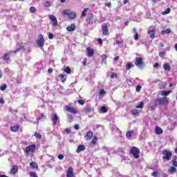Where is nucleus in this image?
I'll return each instance as SVG.
<instances>
[{
    "label": "nucleus",
    "instance_id": "1",
    "mask_svg": "<svg viewBox=\"0 0 177 177\" xmlns=\"http://www.w3.org/2000/svg\"><path fill=\"white\" fill-rule=\"evenodd\" d=\"M36 149H37V145H35V144L29 145L26 147L24 150V153L26 156H30V154H34V153H35Z\"/></svg>",
    "mask_w": 177,
    "mask_h": 177
},
{
    "label": "nucleus",
    "instance_id": "2",
    "mask_svg": "<svg viewBox=\"0 0 177 177\" xmlns=\"http://www.w3.org/2000/svg\"><path fill=\"white\" fill-rule=\"evenodd\" d=\"M162 154H163L162 160L164 161H169V160H171V158L172 157V153L168 149H164L162 151Z\"/></svg>",
    "mask_w": 177,
    "mask_h": 177
},
{
    "label": "nucleus",
    "instance_id": "3",
    "mask_svg": "<svg viewBox=\"0 0 177 177\" xmlns=\"http://www.w3.org/2000/svg\"><path fill=\"white\" fill-rule=\"evenodd\" d=\"M130 154H132L134 158H139V155L140 154V149L136 147H131L129 151Z\"/></svg>",
    "mask_w": 177,
    "mask_h": 177
},
{
    "label": "nucleus",
    "instance_id": "4",
    "mask_svg": "<svg viewBox=\"0 0 177 177\" xmlns=\"http://www.w3.org/2000/svg\"><path fill=\"white\" fill-rule=\"evenodd\" d=\"M135 64L138 68H140V70H142V68H145V64L143 62V59L142 57H136Z\"/></svg>",
    "mask_w": 177,
    "mask_h": 177
},
{
    "label": "nucleus",
    "instance_id": "5",
    "mask_svg": "<svg viewBox=\"0 0 177 177\" xmlns=\"http://www.w3.org/2000/svg\"><path fill=\"white\" fill-rule=\"evenodd\" d=\"M39 39L37 40V46L40 48H44L45 46V39H44V35L42 34L39 35Z\"/></svg>",
    "mask_w": 177,
    "mask_h": 177
},
{
    "label": "nucleus",
    "instance_id": "6",
    "mask_svg": "<svg viewBox=\"0 0 177 177\" xmlns=\"http://www.w3.org/2000/svg\"><path fill=\"white\" fill-rule=\"evenodd\" d=\"M101 27L103 35L107 36L110 34V32H109V27L107 26V23L102 24Z\"/></svg>",
    "mask_w": 177,
    "mask_h": 177
},
{
    "label": "nucleus",
    "instance_id": "7",
    "mask_svg": "<svg viewBox=\"0 0 177 177\" xmlns=\"http://www.w3.org/2000/svg\"><path fill=\"white\" fill-rule=\"evenodd\" d=\"M10 55H12V51H9L8 53H4V55L1 57L3 62L6 63H9L10 60Z\"/></svg>",
    "mask_w": 177,
    "mask_h": 177
},
{
    "label": "nucleus",
    "instance_id": "8",
    "mask_svg": "<svg viewBox=\"0 0 177 177\" xmlns=\"http://www.w3.org/2000/svg\"><path fill=\"white\" fill-rule=\"evenodd\" d=\"M66 111L71 113V114H78V110L74 107L68 106V105L65 106Z\"/></svg>",
    "mask_w": 177,
    "mask_h": 177
},
{
    "label": "nucleus",
    "instance_id": "9",
    "mask_svg": "<svg viewBox=\"0 0 177 177\" xmlns=\"http://www.w3.org/2000/svg\"><path fill=\"white\" fill-rule=\"evenodd\" d=\"M86 24H93V13L91 12L88 14V17L86 19Z\"/></svg>",
    "mask_w": 177,
    "mask_h": 177
},
{
    "label": "nucleus",
    "instance_id": "10",
    "mask_svg": "<svg viewBox=\"0 0 177 177\" xmlns=\"http://www.w3.org/2000/svg\"><path fill=\"white\" fill-rule=\"evenodd\" d=\"M49 19L50 20V21H52V26L53 27H57V19L56 18V17H55V15H49Z\"/></svg>",
    "mask_w": 177,
    "mask_h": 177
},
{
    "label": "nucleus",
    "instance_id": "11",
    "mask_svg": "<svg viewBox=\"0 0 177 177\" xmlns=\"http://www.w3.org/2000/svg\"><path fill=\"white\" fill-rule=\"evenodd\" d=\"M59 115H57V113H54L51 116V121L53 125H57V121H59Z\"/></svg>",
    "mask_w": 177,
    "mask_h": 177
},
{
    "label": "nucleus",
    "instance_id": "12",
    "mask_svg": "<svg viewBox=\"0 0 177 177\" xmlns=\"http://www.w3.org/2000/svg\"><path fill=\"white\" fill-rule=\"evenodd\" d=\"M156 102H158L160 106H162V104H165V103H168V98H167V97L158 98L156 100Z\"/></svg>",
    "mask_w": 177,
    "mask_h": 177
},
{
    "label": "nucleus",
    "instance_id": "13",
    "mask_svg": "<svg viewBox=\"0 0 177 177\" xmlns=\"http://www.w3.org/2000/svg\"><path fill=\"white\" fill-rule=\"evenodd\" d=\"M66 177H75L73 167H69L66 172Z\"/></svg>",
    "mask_w": 177,
    "mask_h": 177
},
{
    "label": "nucleus",
    "instance_id": "14",
    "mask_svg": "<svg viewBox=\"0 0 177 177\" xmlns=\"http://www.w3.org/2000/svg\"><path fill=\"white\" fill-rule=\"evenodd\" d=\"M86 51H87V56L88 57H92V56L95 55V50L92 49V48L91 47H87Z\"/></svg>",
    "mask_w": 177,
    "mask_h": 177
},
{
    "label": "nucleus",
    "instance_id": "15",
    "mask_svg": "<svg viewBox=\"0 0 177 177\" xmlns=\"http://www.w3.org/2000/svg\"><path fill=\"white\" fill-rule=\"evenodd\" d=\"M17 172H19V166H17V165H15L11 168L10 174H12V175H16Z\"/></svg>",
    "mask_w": 177,
    "mask_h": 177
},
{
    "label": "nucleus",
    "instance_id": "16",
    "mask_svg": "<svg viewBox=\"0 0 177 177\" xmlns=\"http://www.w3.org/2000/svg\"><path fill=\"white\" fill-rule=\"evenodd\" d=\"M92 138H93V131H88L84 136V138L86 140H92Z\"/></svg>",
    "mask_w": 177,
    "mask_h": 177
},
{
    "label": "nucleus",
    "instance_id": "17",
    "mask_svg": "<svg viewBox=\"0 0 177 177\" xmlns=\"http://www.w3.org/2000/svg\"><path fill=\"white\" fill-rule=\"evenodd\" d=\"M148 35L151 39H154V38H156V30L153 29L151 30H148Z\"/></svg>",
    "mask_w": 177,
    "mask_h": 177
},
{
    "label": "nucleus",
    "instance_id": "18",
    "mask_svg": "<svg viewBox=\"0 0 177 177\" xmlns=\"http://www.w3.org/2000/svg\"><path fill=\"white\" fill-rule=\"evenodd\" d=\"M164 133V131L162 130V129H161V127L157 126L155 128V133L156 135H161Z\"/></svg>",
    "mask_w": 177,
    "mask_h": 177
},
{
    "label": "nucleus",
    "instance_id": "19",
    "mask_svg": "<svg viewBox=\"0 0 177 177\" xmlns=\"http://www.w3.org/2000/svg\"><path fill=\"white\" fill-rule=\"evenodd\" d=\"M85 150V145H80L77 147L76 149L77 153H81V151H84Z\"/></svg>",
    "mask_w": 177,
    "mask_h": 177
},
{
    "label": "nucleus",
    "instance_id": "20",
    "mask_svg": "<svg viewBox=\"0 0 177 177\" xmlns=\"http://www.w3.org/2000/svg\"><path fill=\"white\" fill-rule=\"evenodd\" d=\"M66 30L69 32H73V31L75 30V24H71V26H67Z\"/></svg>",
    "mask_w": 177,
    "mask_h": 177
},
{
    "label": "nucleus",
    "instance_id": "21",
    "mask_svg": "<svg viewBox=\"0 0 177 177\" xmlns=\"http://www.w3.org/2000/svg\"><path fill=\"white\" fill-rule=\"evenodd\" d=\"M98 140L99 139L97 138V137H96V136H93V139L91 141V145H93V146H96V145L97 144Z\"/></svg>",
    "mask_w": 177,
    "mask_h": 177
},
{
    "label": "nucleus",
    "instance_id": "22",
    "mask_svg": "<svg viewBox=\"0 0 177 177\" xmlns=\"http://www.w3.org/2000/svg\"><path fill=\"white\" fill-rule=\"evenodd\" d=\"M177 156H174L171 160V164L173 165V167H176L177 168Z\"/></svg>",
    "mask_w": 177,
    "mask_h": 177
},
{
    "label": "nucleus",
    "instance_id": "23",
    "mask_svg": "<svg viewBox=\"0 0 177 177\" xmlns=\"http://www.w3.org/2000/svg\"><path fill=\"white\" fill-rule=\"evenodd\" d=\"M131 113L132 114V115H133L134 117H138L139 115V110L138 109H132L131 111Z\"/></svg>",
    "mask_w": 177,
    "mask_h": 177
},
{
    "label": "nucleus",
    "instance_id": "24",
    "mask_svg": "<svg viewBox=\"0 0 177 177\" xmlns=\"http://www.w3.org/2000/svg\"><path fill=\"white\" fill-rule=\"evenodd\" d=\"M21 49H24V50H26V48H24V46H20L19 48H17V49L12 51V53L16 54V53H17V52H20V50H21Z\"/></svg>",
    "mask_w": 177,
    "mask_h": 177
},
{
    "label": "nucleus",
    "instance_id": "25",
    "mask_svg": "<svg viewBox=\"0 0 177 177\" xmlns=\"http://www.w3.org/2000/svg\"><path fill=\"white\" fill-rule=\"evenodd\" d=\"M163 68L165 70V71H171V65L168 63H165L163 65Z\"/></svg>",
    "mask_w": 177,
    "mask_h": 177
},
{
    "label": "nucleus",
    "instance_id": "26",
    "mask_svg": "<svg viewBox=\"0 0 177 177\" xmlns=\"http://www.w3.org/2000/svg\"><path fill=\"white\" fill-rule=\"evenodd\" d=\"M170 93H172V91L163 90L161 93V96H169Z\"/></svg>",
    "mask_w": 177,
    "mask_h": 177
},
{
    "label": "nucleus",
    "instance_id": "27",
    "mask_svg": "<svg viewBox=\"0 0 177 177\" xmlns=\"http://www.w3.org/2000/svg\"><path fill=\"white\" fill-rule=\"evenodd\" d=\"M176 171V167L175 166H171L167 171L169 174H175Z\"/></svg>",
    "mask_w": 177,
    "mask_h": 177
},
{
    "label": "nucleus",
    "instance_id": "28",
    "mask_svg": "<svg viewBox=\"0 0 177 177\" xmlns=\"http://www.w3.org/2000/svg\"><path fill=\"white\" fill-rule=\"evenodd\" d=\"M68 17H69V19H71V20H74V19H75V17H77V14L75 12H69Z\"/></svg>",
    "mask_w": 177,
    "mask_h": 177
},
{
    "label": "nucleus",
    "instance_id": "29",
    "mask_svg": "<svg viewBox=\"0 0 177 177\" xmlns=\"http://www.w3.org/2000/svg\"><path fill=\"white\" fill-rule=\"evenodd\" d=\"M30 167H31V168L33 169H38V164H37L35 162H31L30 163Z\"/></svg>",
    "mask_w": 177,
    "mask_h": 177
},
{
    "label": "nucleus",
    "instance_id": "30",
    "mask_svg": "<svg viewBox=\"0 0 177 177\" xmlns=\"http://www.w3.org/2000/svg\"><path fill=\"white\" fill-rule=\"evenodd\" d=\"M12 132H17V131H19V129H20V126L19 125H15V126H12L10 128Z\"/></svg>",
    "mask_w": 177,
    "mask_h": 177
},
{
    "label": "nucleus",
    "instance_id": "31",
    "mask_svg": "<svg viewBox=\"0 0 177 177\" xmlns=\"http://www.w3.org/2000/svg\"><path fill=\"white\" fill-rule=\"evenodd\" d=\"M59 78H61L62 82H66V81H67V75H63V74H60L59 75Z\"/></svg>",
    "mask_w": 177,
    "mask_h": 177
},
{
    "label": "nucleus",
    "instance_id": "32",
    "mask_svg": "<svg viewBox=\"0 0 177 177\" xmlns=\"http://www.w3.org/2000/svg\"><path fill=\"white\" fill-rule=\"evenodd\" d=\"M88 10H89V8H84L81 14V17H85L86 13H88Z\"/></svg>",
    "mask_w": 177,
    "mask_h": 177
},
{
    "label": "nucleus",
    "instance_id": "33",
    "mask_svg": "<svg viewBox=\"0 0 177 177\" xmlns=\"http://www.w3.org/2000/svg\"><path fill=\"white\" fill-rule=\"evenodd\" d=\"M133 67H134V66H133V64H132L131 63H127V64H126V68H127V70H130V69H131V68H133Z\"/></svg>",
    "mask_w": 177,
    "mask_h": 177
},
{
    "label": "nucleus",
    "instance_id": "34",
    "mask_svg": "<svg viewBox=\"0 0 177 177\" xmlns=\"http://www.w3.org/2000/svg\"><path fill=\"white\" fill-rule=\"evenodd\" d=\"M132 133H133V131H129L126 133V138H127L128 139H129L130 138L132 137Z\"/></svg>",
    "mask_w": 177,
    "mask_h": 177
},
{
    "label": "nucleus",
    "instance_id": "35",
    "mask_svg": "<svg viewBox=\"0 0 177 177\" xmlns=\"http://www.w3.org/2000/svg\"><path fill=\"white\" fill-rule=\"evenodd\" d=\"M169 13H171V8H167V10H166L165 11H163V12H162V15L163 16H165V15H168V14H169Z\"/></svg>",
    "mask_w": 177,
    "mask_h": 177
},
{
    "label": "nucleus",
    "instance_id": "36",
    "mask_svg": "<svg viewBox=\"0 0 177 177\" xmlns=\"http://www.w3.org/2000/svg\"><path fill=\"white\" fill-rule=\"evenodd\" d=\"M68 122H73L74 121V117L71 114L68 115Z\"/></svg>",
    "mask_w": 177,
    "mask_h": 177
},
{
    "label": "nucleus",
    "instance_id": "37",
    "mask_svg": "<svg viewBox=\"0 0 177 177\" xmlns=\"http://www.w3.org/2000/svg\"><path fill=\"white\" fill-rule=\"evenodd\" d=\"M64 71L66 73V74H71V68L70 67L66 66L64 69Z\"/></svg>",
    "mask_w": 177,
    "mask_h": 177
},
{
    "label": "nucleus",
    "instance_id": "38",
    "mask_svg": "<svg viewBox=\"0 0 177 177\" xmlns=\"http://www.w3.org/2000/svg\"><path fill=\"white\" fill-rule=\"evenodd\" d=\"M42 118H46V116L45 115V113H41L40 116L39 117L37 120V124H39V120H41Z\"/></svg>",
    "mask_w": 177,
    "mask_h": 177
},
{
    "label": "nucleus",
    "instance_id": "39",
    "mask_svg": "<svg viewBox=\"0 0 177 177\" xmlns=\"http://www.w3.org/2000/svg\"><path fill=\"white\" fill-rule=\"evenodd\" d=\"M145 107V103L143 102H140V105L136 106V109H143Z\"/></svg>",
    "mask_w": 177,
    "mask_h": 177
},
{
    "label": "nucleus",
    "instance_id": "40",
    "mask_svg": "<svg viewBox=\"0 0 177 177\" xmlns=\"http://www.w3.org/2000/svg\"><path fill=\"white\" fill-rule=\"evenodd\" d=\"M34 136H35V138H37V139H41L42 138V135H41V133H38V132H35L34 134Z\"/></svg>",
    "mask_w": 177,
    "mask_h": 177
},
{
    "label": "nucleus",
    "instance_id": "41",
    "mask_svg": "<svg viewBox=\"0 0 177 177\" xmlns=\"http://www.w3.org/2000/svg\"><path fill=\"white\" fill-rule=\"evenodd\" d=\"M133 30H134V32H135L134 39L136 41H138V39H139V34H138V32L136 31V29H133Z\"/></svg>",
    "mask_w": 177,
    "mask_h": 177
},
{
    "label": "nucleus",
    "instance_id": "42",
    "mask_svg": "<svg viewBox=\"0 0 177 177\" xmlns=\"http://www.w3.org/2000/svg\"><path fill=\"white\" fill-rule=\"evenodd\" d=\"M62 13L64 16H68L70 15V10H64Z\"/></svg>",
    "mask_w": 177,
    "mask_h": 177
},
{
    "label": "nucleus",
    "instance_id": "43",
    "mask_svg": "<svg viewBox=\"0 0 177 177\" xmlns=\"http://www.w3.org/2000/svg\"><path fill=\"white\" fill-rule=\"evenodd\" d=\"M85 113H91L92 112V108L91 107H86L84 109Z\"/></svg>",
    "mask_w": 177,
    "mask_h": 177
},
{
    "label": "nucleus",
    "instance_id": "44",
    "mask_svg": "<svg viewBox=\"0 0 177 177\" xmlns=\"http://www.w3.org/2000/svg\"><path fill=\"white\" fill-rule=\"evenodd\" d=\"M157 104H155L151 106H149V110H151V111H153V110H156V109H157Z\"/></svg>",
    "mask_w": 177,
    "mask_h": 177
},
{
    "label": "nucleus",
    "instance_id": "45",
    "mask_svg": "<svg viewBox=\"0 0 177 177\" xmlns=\"http://www.w3.org/2000/svg\"><path fill=\"white\" fill-rule=\"evenodd\" d=\"M30 13H35V12H37V8H35L34 6H32L30 8Z\"/></svg>",
    "mask_w": 177,
    "mask_h": 177
},
{
    "label": "nucleus",
    "instance_id": "46",
    "mask_svg": "<svg viewBox=\"0 0 177 177\" xmlns=\"http://www.w3.org/2000/svg\"><path fill=\"white\" fill-rule=\"evenodd\" d=\"M77 103H79V104H81V106H84L85 104V101H84L83 100H78Z\"/></svg>",
    "mask_w": 177,
    "mask_h": 177
},
{
    "label": "nucleus",
    "instance_id": "47",
    "mask_svg": "<svg viewBox=\"0 0 177 177\" xmlns=\"http://www.w3.org/2000/svg\"><path fill=\"white\" fill-rule=\"evenodd\" d=\"M171 34V29H166L162 31V33Z\"/></svg>",
    "mask_w": 177,
    "mask_h": 177
},
{
    "label": "nucleus",
    "instance_id": "48",
    "mask_svg": "<svg viewBox=\"0 0 177 177\" xmlns=\"http://www.w3.org/2000/svg\"><path fill=\"white\" fill-rule=\"evenodd\" d=\"M44 6H45V8H49L50 6V2L46 1L44 3Z\"/></svg>",
    "mask_w": 177,
    "mask_h": 177
},
{
    "label": "nucleus",
    "instance_id": "49",
    "mask_svg": "<svg viewBox=\"0 0 177 177\" xmlns=\"http://www.w3.org/2000/svg\"><path fill=\"white\" fill-rule=\"evenodd\" d=\"M101 111L102 113H107V108L106 106L101 107Z\"/></svg>",
    "mask_w": 177,
    "mask_h": 177
},
{
    "label": "nucleus",
    "instance_id": "50",
    "mask_svg": "<svg viewBox=\"0 0 177 177\" xmlns=\"http://www.w3.org/2000/svg\"><path fill=\"white\" fill-rule=\"evenodd\" d=\"M6 88H8V85L3 84V86H1L0 89H1V91H5V89H6Z\"/></svg>",
    "mask_w": 177,
    "mask_h": 177
},
{
    "label": "nucleus",
    "instance_id": "51",
    "mask_svg": "<svg viewBox=\"0 0 177 177\" xmlns=\"http://www.w3.org/2000/svg\"><path fill=\"white\" fill-rule=\"evenodd\" d=\"M30 177H38V176H37V173H34V172H30Z\"/></svg>",
    "mask_w": 177,
    "mask_h": 177
},
{
    "label": "nucleus",
    "instance_id": "52",
    "mask_svg": "<svg viewBox=\"0 0 177 177\" xmlns=\"http://www.w3.org/2000/svg\"><path fill=\"white\" fill-rule=\"evenodd\" d=\"M152 176L153 177H158V172L157 171H153L151 174Z\"/></svg>",
    "mask_w": 177,
    "mask_h": 177
},
{
    "label": "nucleus",
    "instance_id": "53",
    "mask_svg": "<svg viewBox=\"0 0 177 177\" xmlns=\"http://www.w3.org/2000/svg\"><path fill=\"white\" fill-rule=\"evenodd\" d=\"M140 89H142V86L138 85L136 86V92H140Z\"/></svg>",
    "mask_w": 177,
    "mask_h": 177
},
{
    "label": "nucleus",
    "instance_id": "54",
    "mask_svg": "<svg viewBox=\"0 0 177 177\" xmlns=\"http://www.w3.org/2000/svg\"><path fill=\"white\" fill-rule=\"evenodd\" d=\"M159 56H160V57H164V56H165V51L160 52V53H159Z\"/></svg>",
    "mask_w": 177,
    "mask_h": 177
},
{
    "label": "nucleus",
    "instance_id": "55",
    "mask_svg": "<svg viewBox=\"0 0 177 177\" xmlns=\"http://www.w3.org/2000/svg\"><path fill=\"white\" fill-rule=\"evenodd\" d=\"M100 95H106V91H104V89H101L100 91Z\"/></svg>",
    "mask_w": 177,
    "mask_h": 177
},
{
    "label": "nucleus",
    "instance_id": "56",
    "mask_svg": "<svg viewBox=\"0 0 177 177\" xmlns=\"http://www.w3.org/2000/svg\"><path fill=\"white\" fill-rule=\"evenodd\" d=\"M97 41L100 45H103V40L101 38H98Z\"/></svg>",
    "mask_w": 177,
    "mask_h": 177
},
{
    "label": "nucleus",
    "instance_id": "57",
    "mask_svg": "<svg viewBox=\"0 0 177 177\" xmlns=\"http://www.w3.org/2000/svg\"><path fill=\"white\" fill-rule=\"evenodd\" d=\"M114 77L117 78V74L116 73H111V78L113 79Z\"/></svg>",
    "mask_w": 177,
    "mask_h": 177
},
{
    "label": "nucleus",
    "instance_id": "58",
    "mask_svg": "<svg viewBox=\"0 0 177 177\" xmlns=\"http://www.w3.org/2000/svg\"><path fill=\"white\" fill-rule=\"evenodd\" d=\"M58 158L59 160H63V158H64V156H63V154H59L58 155Z\"/></svg>",
    "mask_w": 177,
    "mask_h": 177
},
{
    "label": "nucleus",
    "instance_id": "59",
    "mask_svg": "<svg viewBox=\"0 0 177 177\" xmlns=\"http://www.w3.org/2000/svg\"><path fill=\"white\" fill-rule=\"evenodd\" d=\"M48 38H49V39H53V34L49 33L48 34Z\"/></svg>",
    "mask_w": 177,
    "mask_h": 177
},
{
    "label": "nucleus",
    "instance_id": "60",
    "mask_svg": "<svg viewBox=\"0 0 177 177\" xmlns=\"http://www.w3.org/2000/svg\"><path fill=\"white\" fill-rule=\"evenodd\" d=\"M102 60H106V59H107V55L106 54L102 55Z\"/></svg>",
    "mask_w": 177,
    "mask_h": 177
},
{
    "label": "nucleus",
    "instance_id": "61",
    "mask_svg": "<svg viewBox=\"0 0 177 177\" xmlns=\"http://www.w3.org/2000/svg\"><path fill=\"white\" fill-rule=\"evenodd\" d=\"M106 6H108V8H111V2L106 3Z\"/></svg>",
    "mask_w": 177,
    "mask_h": 177
},
{
    "label": "nucleus",
    "instance_id": "62",
    "mask_svg": "<svg viewBox=\"0 0 177 177\" xmlns=\"http://www.w3.org/2000/svg\"><path fill=\"white\" fill-rule=\"evenodd\" d=\"M74 128H75V129H76V131H78L80 129V126H78V124H75L74 126Z\"/></svg>",
    "mask_w": 177,
    "mask_h": 177
},
{
    "label": "nucleus",
    "instance_id": "63",
    "mask_svg": "<svg viewBox=\"0 0 177 177\" xmlns=\"http://www.w3.org/2000/svg\"><path fill=\"white\" fill-rule=\"evenodd\" d=\"M65 132H66V133H70L71 132V130H70V129H66Z\"/></svg>",
    "mask_w": 177,
    "mask_h": 177
},
{
    "label": "nucleus",
    "instance_id": "64",
    "mask_svg": "<svg viewBox=\"0 0 177 177\" xmlns=\"http://www.w3.org/2000/svg\"><path fill=\"white\" fill-rule=\"evenodd\" d=\"M21 82H22L21 79L17 80V84H21Z\"/></svg>",
    "mask_w": 177,
    "mask_h": 177
}]
</instances>
